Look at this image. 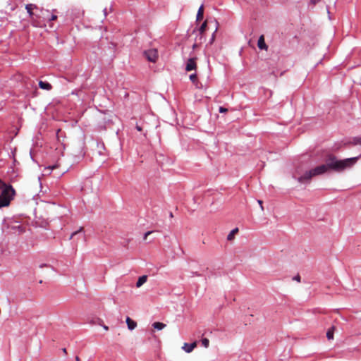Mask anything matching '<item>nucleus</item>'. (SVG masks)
Masks as SVG:
<instances>
[{"mask_svg":"<svg viewBox=\"0 0 361 361\" xmlns=\"http://www.w3.org/2000/svg\"><path fill=\"white\" fill-rule=\"evenodd\" d=\"M359 157H355L344 159H338L336 156L329 154L326 157L325 164L305 172L304 175L298 178V180L303 183L309 181L313 176L324 174L330 171L341 173L345 169L353 167L357 163Z\"/></svg>","mask_w":361,"mask_h":361,"instance_id":"nucleus-1","label":"nucleus"},{"mask_svg":"<svg viewBox=\"0 0 361 361\" xmlns=\"http://www.w3.org/2000/svg\"><path fill=\"white\" fill-rule=\"evenodd\" d=\"M0 189V208L8 207L13 199L16 191L11 185H6Z\"/></svg>","mask_w":361,"mask_h":361,"instance_id":"nucleus-2","label":"nucleus"},{"mask_svg":"<svg viewBox=\"0 0 361 361\" xmlns=\"http://www.w3.org/2000/svg\"><path fill=\"white\" fill-rule=\"evenodd\" d=\"M8 228H9L12 233L14 234H22L25 232V228L18 223L8 225Z\"/></svg>","mask_w":361,"mask_h":361,"instance_id":"nucleus-3","label":"nucleus"},{"mask_svg":"<svg viewBox=\"0 0 361 361\" xmlns=\"http://www.w3.org/2000/svg\"><path fill=\"white\" fill-rule=\"evenodd\" d=\"M146 58L151 62H155L158 58V52L155 49H149L144 52Z\"/></svg>","mask_w":361,"mask_h":361,"instance_id":"nucleus-4","label":"nucleus"},{"mask_svg":"<svg viewBox=\"0 0 361 361\" xmlns=\"http://www.w3.org/2000/svg\"><path fill=\"white\" fill-rule=\"evenodd\" d=\"M197 57H191L190 58L187 63H186V66H185V71H193V70H196L197 68V63H196V61H197Z\"/></svg>","mask_w":361,"mask_h":361,"instance_id":"nucleus-5","label":"nucleus"},{"mask_svg":"<svg viewBox=\"0 0 361 361\" xmlns=\"http://www.w3.org/2000/svg\"><path fill=\"white\" fill-rule=\"evenodd\" d=\"M197 346V342L195 341L190 344H188L187 343H185L183 346V349L186 352V353H191L195 348H196Z\"/></svg>","mask_w":361,"mask_h":361,"instance_id":"nucleus-6","label":"nucleus"},{"mask_svg":"<svg viewBox=\"0 0 361 361\" xmlns=\"http://www.w3.org/2000/svg\"><path fill=\"white\" fill-rule=\"evenodd\" d=\"M257 46H258L259 49H260L267 50L268 47L265 43L264 35H261L259 37V39L257 42Z\"/></svg>","mask_w":361,"mask_h":361,"instance_id":"nucleus-7","label":"nucleus"},{"mask_svg":"<svg viewBox=\"0 0 361 361\" xmlns=\"http://www.w3.org/2000/svg\"><path fill=\"white\" fill-rule=\"evenodd\" d=\"M126 324H127L128 329L131 330V331L135 329L137 326L136 322L131 319L129 317H127V318H126Z\"/></svg>","mask_w":361,"mask_h":361,"instance_id":"nucleus-8","label":"nucleus"},{"mask_svg":"<svg viewBox=\"0 0 361 361\" xmlns=\"http://www.w3.org/2000/svg\"><path fill=\"white\" fill-rule=\"evenodd\" d=\"M147 276H146V275H143V276L139 277V279L136 283V286L137 288H140L147 281Z\"/></svg>","mask_w":361,"mask_h":361,"instance_id":"nucleus-9","label":"nucleus"},{"mask_svg":"<svg viewBox=\"0 0 361 361\" xmlns=\"http://www.w3.org/2000/svg\"><path fill=\"white\" fill-rule=\"evenodd\" d=\"M203 15H204V6L201 5L198 9V11L197 13V21L202 20L203 18Z\"/></svg>","mask_w":361,"mask_h":361,"instance_id":"nucleus-10","label":"nucleus"},{"mask_svg":"<svg viewBox=\"0 0 361 361\" xmlns=\"http://www.w3.org/2000/svg\"><path fill=\"white\" fill-rule=\"evenodd\" d=\"M39 86L40 88L43 90H50L51 89V85L49 82L39 81Z\"/></svg>","mask_w":361,"mask_h":361,"instance_id":"nucleus-11","label":"nucleus"},{"mask_svg":"<svg viewBox=\"0 0 361 361\" xmlns=\"http://www.w3.org/2000/svg\"><path fill=\"white\" fill-rule=\"evenodd\" d=\"M190 80L196 86V87L200 88V85H200V83L197 80V75L195 73V74H191L190 75Z\"/></svg>","mask_w":361,"mask_h":361,"instance_id":"nucleus-12","label":"nucleus"},{"mask_svg":"<svg viewBox=\"0 0 361 361\" xmlns=\"http://www.w3.org/2000/svg\"><path fill=\"white\" fill-rule=\"evenodd\" d=\"M335 327L331 326L330 329H328L326 332V337L329 340H331L334 338V333Z\"/></svg>","mask_w":361,"mask_h":361,"instance_id":"nucleus-13","label":"nucleus"},{"mask_svg":"<svg viewBox=\"0 0 361 361\" xmlns=\"http://www.w3.org/2000/svg\"><path fill=\"white\" fill-rule=\"evenodd\" d=\"M238 228H235L234 229H233L230 233L227 236V240H232L233 238H234V236L236 233H238Z\"/></svg>","mask_w":361,"mask_h":361,"instance_id":"nucleus-14","label":"nucleus"},{"mask_svg":"<svg viewBox=\"0 0 361 361\" xmlns=\"http://www.w3.org/2000/svg\"><path fill=\"white\" fill-rule=\"evenodd\" d=\"M152 326L156 329L161 330L166 326V324L159 322H156L152 324Z\"/></svg>","mask_w":361,"mask_h":361,"instance_id":"nucleus-15","label":"nucleus"},{"mask_svg":"<svg viewBox=\"0 0 361 361\" xmlns=\"http://www.w3.org/2000/svg\"><path fill=\"white\" fill-rule=\"evenodd\" d=\"M206 28H207V20H205V21L202 24V25L200 26V27L199 28V32H200V35H202V34L205 32Z\"/></svg>","mask_w":361,"mask_h":361,"instance_id":"nucleus-16","label":"nucleus"},{"mask_svg":"<svg viewBox=\"0 0 361 361\" xmlns=\"http://www.w3.org/2000/svg\"><path fill=\"white\" fill-rule=\"evenodd\" d=\"M34 8H36V6L33 5V4H27L25 6V8L26 10L27 11V12L29 13V14L31 16L32 15V10Z\"/></svg>","mask_w":361,"mask_h":361,"instance_id":"nucleus-17","label":"nucleus"},{"mask_svg":"<svg viewBox=\"0 0 361 361\" xmlns=\"http://www.w3.org/2000/svg\"><path fill=\"white\" fill-rule=\"evenodd\" d=\"M202 345L204 347V348H208L209 347V339L204 338H202Z\"/></svg>","mask_w":361,"mask_h":361,"instance_id":"nucleus-18","label":"nucleus"},{"mask_svg":"<svg viewBox=\"0 0 361 361\" xmlns=\"http://www.w3.org/2000/svg\"><path fill=\"white\" fill-rule=\"evenodd\" d=\"M82 231H83V227H80V228H79V230H78V231H76L73 232V233L71 234V237H70V239H72V238H73V236H75V235H77L78 233H80V232H82Z\"/></svg>","mask_w":361,"mask_h":361,"instance_id":"nucleus-19","label":"nucleus"},{"mask_svg":"<svg viewBox=\"0 0 361 361\" xmlns=\"http://www.w3.org/2000/svg\"><path fill=\"white\" fill-rule=\"evenodd\" d=\"M228 111V109L225 107H223V106H220L219 107V112L221 113H226Z\"/></svg>","mask_w":361,"mask_h":361,"instance_id":"nucleus-20","label":"nucleus"},{"mask_svg":"<svg viewBox=\"0 0 361 361\" xmlns=\"http://www.w3.org/2000/svg\"><path fill=\"white\" fill-rule=\"evenodd\" d=\"M300 276L299 274L296 275L294 278H293V280L298 281V282H300Z\"/></svg>","mask_w":361,"mask_h":361,"instance_id":"nucleus-21","label":"nucleus"},{"mask_svg":"<svg viewBox=\"0 0 361 361\" xmlns=\"http://www.w3.org/2000/svg\"><path fill=\"white\" fill-rule=\"evenodd\" d=\"M257 202L260 205L262 211H263L264 210L263 202L262 200H257Z\"/></svg>","mask_w":361,"mask_h":361,"instance_id":"nucleus-22","label":"nucleus"},{"mask_svg":"<svg viewBox=\"0 0 361 361\" xmlns=\"http://www.w3.org/2000/svg\"><path fill=\"white\" fill-rule=\"evenodd\" d=\"M152 233V231H148V232H147V233L145 234L144 240H147V236H148L149 235H150Z\"/></svg>","mask_w":361,"mask_h":361,"instance_id":"nucleus-23","label":"nucleus"},{"mask_svg":"<svg viewBox=\"0 0 361 361\" xmlns=\"http://www.w3.org/2000/svg\"><path fill=\"white\" fill-rule=\"evenodd\" d=\"M99 324L103 327V329L106 331H108L109 330V326L105 325V324H102L101 323H99Z\"/></svg>","mask_w":361,"mask_h":361,"instance_id":"nucleus-24","label":"nucleus"},{"mask_svg":"<svg viewBox=\"0 0 361 361\" xmlns=\"http://www.w3.org/2000/svg\"><path fill=\"white\" fill-rule=\"evenodd\" d=\"M7 184L5 183L4 182H3L1 179H0V188H3L4 186L6 185Z\"/></svg>","mask_w":361,"mask_h":361,"instance_id":"nucleus-25","label":"nucleus"},{"mask_svg":"<svg viewBox=\"0 0 361 361\" xmlns=\"http://www.w3.org/2000/svg\"><path fill=\"white\" fill-rule=\"evenodd\" d=\"M56 18H57V16H56L53 15V16H51V17L50 20H56Z\"/></svg>","mask_w":361,"mask_h":361,"instance_id":"nucleus-26","label":"nucleus"},{"mask_svg":"<svg viewBox=\"0 0 361 361\" xmlns=\"http://www.w3.org/2000/svg\"><path fill=\"white\" fill-rule=\"evenodd\" d=\"M136 129H137L138 131H142V128H141L140 126H138V125H137V126H136Z\"/></svg>","mask_w":361,"mask_h":361,"instance_id":"nucleus-27","label":"nucleus"},{"mask_svg":"<svg viewBox=\"0 0 361 361\" xmlns=\"http://www.w3.org/2000/svg\"><path fill=\"white\" fill-rule=\"evenodd\" d=\"M197 47H198V44H197V43H195V44L192 45V49H195Z\"/></svg>","mask_w":361,"mask_h":361,"instance_id":"nucleus-28","label":"nucleus"},{"mask_svg":"<svg viewBox=\"0 0 361 361\" xmlns=\"http://www.w3.org/2000/svg\"><path fill=\"white\" fill-rule=\"evenodd\" d=\"M320 1V0H311L312 3L313 4H317V3L318 1Z\"/></svg>","mask_w":361,"mask_h":361,"instance_id":"nucleus-29","label":"nucleus"},{"mask_svg":"<svg viewBox=\"0 0 361 361\" xmlns=\"http://www.w3.org/2000/svg\"><path fill=\"white\" fill-rule=\"evenodd\" d=\"M75 360H76V361H80V357H79L78 356H76V357H75Z\"/></svg>","mask_w":361,"mask_h":361,"instance_id":"nucleus-30","label":"nucleus"},{"mask_svg":"<svg viewBox=\"0 0 361 361\" xmlns=\"http://www.w3.org/2000/svg\"><path fill=\"white\" fill-rule=\"evenodd\" d=\"M63 352L66 354L67 353V351H66V348H63Z\"/></svg>","mask_w":361,"mask_h":361,"instance_id":"nucleus-31","label":"nucleus"},{"mask_svg":"<svg viewBox=\"0 0 361 361\" xmlns=\"http://www.w3.org/2000/svg\"><path fill=\"white\" fill-rule=\"evenodd\" d=\"M358 144L361 145V138L358 140Z\"/></svg>","mask_w":361,"mask_h":361,"instance_id":"nucleus-32","label":"nucleus"},{"mask_svg":"<svg viewBox=\"0 0 361 361\" xmlns=\"http://www.w3.org/2000/svg\"><path fill=\"white\" fill-rule=\"evenodd\" d=\"M56 167V166H52L51 167V169H55Z\"/></svg>","mask_w":361,"mask_h":361,"instance_id":"nucleus-33","label":"nucleus"},{"mask_svg":"<svg viewBox=\"0 0 361 361\" xmlns=\"http://www.w3.org/2000/svg\"><path fill=\"white\" fill-rule=\"evenodd\" d=\"M170 216H171V217H173V213H172V212H171V213H170Z\"/></svg>","mask_w":361,"mask_h":361,"instance_id":"nucleus-34","label":"nucleus"}]
</instances>
